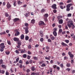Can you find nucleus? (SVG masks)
<instances>
[{"instance_id": "nucleus-34", "label": "nucleus", "mask_w": 75, "mask_h": 75, "mask_svg": "<svg viewBox=\"0 0 75 75\" xmlns=\"http://www.w3.org/2000/svg\"><path fill=\"white\" fill-rule=\"evenodd\" d=\"M18 45H21V41H19L18 42Z\"/></svg>"}, {"instance_id": "nucleus-2", "label": "nucleus", "mask_w": 75, "mask_h": 75, "mask_svg": "<svg viewBox=\"0 0 75 75\" xmlns=\"http://www.w3.org/2000/svg\"><path fill=\"white\" fill-rule=\"evenodd\" d=\"M6 7L8 9H9L10 8H11V5L10 4L9 2H7Z\"/></svg>"}, {"instance_id": "nucleus-32", "label": "nucleus", "mask_w": 75, "mask_h": 75, "mask_svg": "<svg viewBox=\"0 0 75 75\" xmlns=\"http://www.w3.org/2000/svg\"><path fill=\"white\" fill-rule=\"evenodd\" d=\"M5 53L6 54V55H9V54H10V51H6L5 52Z\"/></svg>"}, {"instance_id": "nucleus-39", "label": "nucleus", "mask_w": 75, "mask_h": 75, "mask_svg": "<svg viewBox=\"0 0 75 75\" xmlns=\"http://www.w3.org/2000/svg\"><path fill=\"white\" fill-rule=\"evenodd\" d=\"M15 52L16 54H20V52H19V51H18V50H16L15 51Z\"/></svg>"}, {"instance_id": "nucleus-38", "label": "nucleus", "mask_w": 75, "mask_h": 75, "mask_svg": "<svg viewBox=\"0 0 75 75\" xmlns=\"http://www.w3.org/2000/svg\"><path fill=\"white\" fill-rule=\"evenodd\" d=\"M25 39L26 41H27V40H28V39H29V37H28V36H26L25 37Z\"/></svg>"}, {"instance_id": "nucleus-5", "label": "nucleus", "mask_w": 75, "mask_h": 75, "mask_svg": "<svg viewBox=\"0 0 75 75\" xmlns=\"http://www.w3.org/2000/svg\"><path fill=\"white\" fill-rule=\"evenodd\" d=\"M45 23H44V22H43V21H40L39 23V25L41 26L42 25H45Z\"/></svg>"}, {"instance_id": "nucleus-17", "label": "nucleus", "mask_w": 75, "mask_h": 75, "mask_svg": "<svg viewBox=\"0 0 75 75\" xmlns=\"http://www.w3.org/2000/svg\"><path fill=\"white\" fill-rule=\"evenodd\" d=\"M1 67H2V68H4V69H6V67H7V66L4 64H2L1 65Z\"/></svg>"}, {"instance_id": "nucleus-54", "label": "nucleus", "mask_w": 75, "mask_h": 75, "mask_svg": "<svg viewBox=\"0 0 75 75\" xmlns=\"http://www.w3.org/2000/svg\"><path fill=\"white\" fill-rule=\"evenodd\" d=\"M66 11H70V8H67L66 9Z\"/></svg>"}, {"instance_id": "nucleus-51", "label": "nucleus", "mask_w": 75, "mask_h": 75, "mask_svg": "<svg viewBox=\"0 0 75 75\" xmlns=\"http://www.w3.org/2000/svg\"><path fill=\"white\" fill-rule=\"evenodd\" d=\"M71 0H68L67 1V3H71Z\"/></svg>"}, {"instance_id": "nucleus-28", "label": "nucleus", "mask_w": 75, "mask_h": 75, "mask_svg": "<svg viewBox=\"0 0 75 75\" xmlns=\"http://www.w3.org/2000/svg\"><path fill=\"white\" fill-rule=\"evenodd\" d=\"M46 66V65H45V64L43 63L42 64L41 66V67H44Z\"/></svg>"}, {"instance_id": "nucleus-55", "label": "nucleus", "mask_w": 75, "mask_h": 75, "mask_svg": "<svg viewBox=\"0 0 75 75\" xmlns=\"http://www.w3.org/2000/svg\"><path fill=\"white\" fill-rule=\"evenodd\" d=\"M36 74V73H35L33 72L31 73V75H35Z\"/></svg>"}, {"instance_id": "nucleus-4", "label": "nucleus", "mask_w": 75, "mask_h": 75, "mask_svg": "<svg viewBox=\"0 0 75 75\" xmlns=\"http://www.w3.org/2000/svg\"><path fill=\"white\" fill-rule=\"evenodd\" d=\"M23 29L24 30H25V34H28V33L29 31L28 29V27H26L25 28H24Z\"/></svg>"}, {"instance_id": "nucleus-43", "label": "nucleus", "mask_w": 75, "mask_h": 75, "mask_svg": "<svg viewBox=\"0 0 75 75\" xmlns=\"http://www.w3.org/2000/svg\"><path fill=\"white\" fill-rule=\"evenodd\" d=\"M25 27H28V24L27 23H25Z\"/></svg>"}, {"instance_id": "nucleus-60", "label": "nucleus", "mask_w": 75, "mask_h": 75, "mask_svg": "<svg viewBox=\"0 0 75 75\" xmlns=\"http://www.w3.org/2000/svg\"><path fill=\"white\" fill-rule=\"evenodd\" d=\"M48 41L49 42H51V39H48Z\"/></svg>"}, {"instance_id": "nucleus-36", "label": "nucleus", "mask_w": 75, "mask_h": 75, "mask_svg": "<svg viewBox=\"0 0 75 75\" xmlns=\"http://www.w3.org/2000/svg\"><path fill=\"white\" fill-rule=\"evenodd\" d=\"M28 49H31V45H29L28 47Z\"/></svg>"}, {"instance_id": "nucleus-56", "label": "nucleus", "mask_w": 75, "mask_h": 75, "mask_svg": "<svg viewBox=\"0 0 75 75\" xmlns=\"http://www.w3.org/2000/svg\"><path fill=\"white\" fill-rule=\"evenodd\" d=\"M71 13H69L67 14V17H71Z\"/></svg>"}, {"instance_id": "nucleus-27", "label": "nucleus", "mask_w": 75, "mask_h": 75, "mask_svg": "<svg viewBox=\"0 0 75 75\" xmlns=\"http://www.w3.org/2000/svg\"><path fill=\"white\" fill-rule=\"evenodd\" d=\"M0 64H3V60L2 59H0Z\"/></svg>"}, {"instance_id": "nucleus-23", "label": "nucleus", "mask_w": 75, "mask_h": 75, "mask_svg": "<svg viewBox=\"0 0 75 75\" xmlns=\"http://www.w3.org/2000/svg\"><path fill=\"white\" fill-rule=\"evenodd\" d=\"M11 16H8V17L7 18L8 20V21H10V20H11Z\"/></svg>"}, {"instance_id": "nucleus-44", "label": "nucleus", "mask_w": 75, "mask_h": 75, "mask_svg": "<svg viewBox=\"0 0 75 75\" xmlns=\"http://www.w3.org/2000/svg\"><path fill=\"white\" fill-rule=\"evenodd\" d=\"M44 19L45 20V22H47L48 21V19H47V18H44Z\"/></svg>"}, {"instance_id": "nucleus-52", "label": "nucleus", "mask_w": 75, "mask_h": 75, "mask_svg": "<svg viewBox=\"0 0 75 75\" xmlns=\"http://www.w3.org/2000/svg\"><path fill=\"white\" fill-rule=\"evenodd\" d=\"M54 31L53 32H56V31L57 30V28H55L54 29Z\"/></svg>"}, {"instance_id": "nucleus-37", "label": "nucleus", "mask_w": 75, "mask_h": 75, "mask_svg": "<svg viewBox=\"0 0 75 75\" xmlns=\"http://www.w3.org/2000/svg\"><path fill=\"white\" fill-rule=\"evenodd\" d=\"M7 42L8 45H11V41H10L7 40Z\"/></svg>"}, {"instance_id": "nucleus-50", "label": "nucleus", "mask_w": 75, "mask_h": 75, "mask_svg": "<svg viewBox=\"0 0 75 75\" xmlns=\"http://www.w3.org/2000/svg\"><path fill=\"white\" fill-rule=\"evenodd\" d=\"M4 48H1L0 49V51H1V52H3V51H4Z\"/></svg>"}, {"instance_id": "nucleus-53", "label": "nucleus", "mask_w": 75, "mask_h": 75, "mask_svg": "<svg viewBox=\"0 0 75 75\" xmlns=\"http://www.w3.org/2000/svg\"><path fill=\"white\" fill-rule=\"evenodd\" d=\"M65 42H66V43H67V44L69 42V41L68 40H66L64 41Z\"/></svg>"}, {"instance_id": "nucleus-49", "label": "nucleus", "mask_w": 75, "mask_h": 75, "mask_svg": "<svg viewBox=\"0 0 75 75\" xmlns=\"http://www.w3.org/2000/svg\"><path fill=\"white\" fill-rule=\"evenodd\" d=\"M19 57H18L17 58V59H16V61L17 62H18V61H19Z\"/></svg>"}, {"instance_id": "nucleus-24", "label": "nucleus", "mask_w": 75, "mask_h": 75, "mask_svg": "<svg viewBox=\"0 0 75 75\" xmlns=\"http://www.w3.org/2000/svg\"><path fill=\"white\" fill-rule=\"evenodd\" d=\"M31 69L32 71H35V67H32L31 68Z\"/></svg>"}, {"instance_id": "nucleus-26", "label": "nucleus", "mask_w": 75, "mask_h": 75, "mask_svg": "<svg viewBox=\"0 0 75 75\" xmlns=\"http://www.w3.org/2000/svg\"><path fill=\"white\" fill-rule=\"evenodd\" d=\"M31 23L32 24H34L35 23V20L33 19L31 20Z\"/></svg>"}, {"instance_id": "nucleus-1", "label": "nucleus", "mask_w": 75, "mask_h": 75, "mask_svg": "<svg viewBox=\"0 0 75 75\" xmlns=\"http://www.w3.org/2000/svg\"><path fill=\"white\" fill-rule=\"evenodd\" d=\"M68 54L69 56L71 59H73V58H74V55L71 53V52H69Z\"/></svg>"}, {"instance_id": "nucleus-14", "label": "nucleus", "mask_w": 75, "mask_h": 75, "mask_svg": "<svg viewBox=\"0 0 75 75\" xmlns=\"http://www.w3.org/2000/svg\"><path fill=\"white\" fill-rule=\"evenodd\" d=\"M29 14H30V12H29L28 13H26L25 14H24V16L26 17H29V16H30Z\"/></svg>"}, {"instance_id": "nucleus-8", "label": "nucleus", "mask_w": 75, "mask_h": 75, "mask_svg": "<svg viewBox=\"0 0 75 75\" xmlns=\"http://www.w3.org/2000/svg\"><path fill=\"white\" fill-rule=\"evenodd\" d=\"M13 21L14 22L16 23V22H17V21H20V19L18 18H16L13 19Z\"/></svg>"}, {"instance_id": "nucleus-41", "label": "nucleus", "mask_w": 75, "mask_h": 75, "mask_svg": "<svg viewBox=\"0 0 75 75\" xmlns=\"http://www.w3.org/2000/svg\"><path fill=\"white\" fill-rule=\"evenodd\" d=\"M60 65L62 68H64V65H63V64H61Z\"/></svg>"}, {"instance_id": "nucleus-6", "label": "nucleus", "mask_w": 75, "mask_h": 75, "mask_svg": "<svg viewBox=\"0 0 75 75\" xmlns=\"http://www.w3.org/2000/svg\"><path fill=\"white\" fill-rule=\"evenodd\" d=\"M0 47L1 48H4L5 46H4V43H2L0 44Z\"/></svg>"}, {"instance_id": "nucleus-33", "label": "nucleus", "mask_w": 75, "mask_h": 75, "mask_svg": "<svg viewBox=\"0 0 75 75\" xmlns=\"http://www.w3.org/2000/svg\"><path fill=\"white\" fill-rule=\"evenodd\" d=\"M40 41L41 42H43V41H44V38H40Z\"/></svg>"}, {"instance_id": "nucleus-12", "label": "nucleus", "mask_w": 75, "mask_h": 75, "mask_svg": "<svg viewBox=\"0 0 75 75\" xmlns=\"http://www.w3.org/2000/svg\"><path fill=\"white\" fill-rule=\"evenodd\" d=\"M72 5V4H69L68 5H67L66 6L67 8H70V7Z\"/></svg>"}, {"instance_id": "nucleus-30", "label": "nucleus", "mask_w": 75, "mask_h": 75, "mask_svg": "<svg viewBox=\"0 0 75 75\" xmlns=\"http://www.w3.org/2000/svg\"><path fill=\"white\" fill-rule=\"evenodd\" d=\"M33 59L34 60H38V58L36 57H33Z\"/></svg>"}, {"instance_id": "nucleus-10", "label": "nucleus", "mask_w": 75, "mask_h": 75, "mask_svg": "<svg viewBox=\"0 0 75 75\" xmlns=\"http://www.w3.org/2000/svg\"><path fill=\"white\" fill-rule=\"evenodd\" d=\"M70 25H72V29H74L75 28V25L73 23L71 22L70 23Z\"/></svg>"}, {"instance_id": "nucleus-59", "label": "nucleus", "mask_w": 75, "mask_h": 75, "mask_svg": "<svg viewBox=\"0 0 75 75\" xmlns=\"http://www.w3.org/2000/svg\"><path fill=\"white\" fill-rule=\"evenodd\" d=\"M49 71L50 72H52V69L51 68H50Z\"/></svg>"}, {"instance_id": "nucleus-64", "label": "nucleus", "mask_w": 75, "mask_h": 75, "mask_svg": "<svg viewBox=\"0 0 75 75\" xmlns=\"http://www.w3.org/2000/svg\"><path fill=\"white\" fill-rule=\"evenodd\" d=\"M71 63L72 64L74 63V60L72 59L71 60Z\"/></svg>"}, {"instance_id": "nucleus-35", "label": "nucleus", "mask_w": 75, "mask_h": 75, "mask_svg": "<svg viewBox=\"0 0 75 75\" xmlns=\"http://www.w3.org/2000/svg\"><path fill=\"white\" fill-rule=\"evenodd\" d=\"M17 3H18V4H19V5H20L21 4H22L23 3V2H21V1H18Z\"/></svg>"}, {"instance_id": "nucleus-22", "label": "nucleus", "mask_w": 75, "mask_h": 75, "mask_svg": "<svg viewBox=\"0 0 75 75\" xmlns=\"http://www.w3.org/2000/svg\"><path fill=\"white\" fill-rule=\"evenodd\" d=\"M66 66L67 67H71V64L69 63H67L66 64Z\"/></svg>"}, {"instance_id": "nucleus-46", "label": "nucleus", "mask_w": 75, "mask_h": 75, "mask_svg": "<svg viewBox=\"0 0 75 75\" xmlns=\"http://www.w3.org/2000/svg\"><path fill=\"white\" fill-rule=\"evenodd\" d=\"M66 70L68 72H69L71 70V69L69 68H67L66 69Z\"/></svg>"}, {"instance_id": "nucleus-3", "label": "nucleus", "mask_w": 75, "mask_h": 75, "mask_svg": "<svg viewBox=\"0 0 75 75\" xmlns=\"http://www.w3.org/2000/svg\"><path fill=\"white\" fill-rule=\"evenodd\" d=\"M51 7L54 10L57 8V5H56V4H53V5H52Z\"/></svg>"}, {"instance_id": "nucleus-40", "label": "nucleus", "mask_w": 75, "mask_h": 75, "mask_svg": "<svg viewBox=\"0 0 75 75\" xmlns=\"http://www.w3.org/2000/svg\"><path fill=\"white\" fill-rule=\"evenodd\" d=\"M62 18V16H59L57 17V18L59 20L60 18Z\"/></svg>"}, {"instance_id": "nucleus-45", "label": "nucleus", "mask_w": 75, "mask_h": 75, "mask_svg": "<svg viewBox=\"0 0 75 75\" xmlns=\"http://www.w3.org/2000/svg\"><path fill=\"white\" fill-rule=\"evenodd\" d=\"M27 58L28 59H30L31 58V56H29V55H28Z\"/></svg>"}, {"instance_id": "nucleus-57", "label": "nucleus", "mask_w": 75, "mask_h": 75, "mask_svg": "<svg viewBox=\"0 0 75 75\" xmlns=\"http://www.w3.org/2000/svg\"><path fill=\"white\" fill-rule=\"evenodd\" d=\"M67 25L69 28H71V25L70 24H67Z\"/></svg>"}, {"instance_id": "nucleus-7", "label": "nucleus", "mask_w": 75, "mask_h": 75, "mask_svg": "<svg viewBox=\"0 0 75 75\" xmlns=\"http://www.w3.org/2000/svg\"><path fill=\"white\" fill-rule=\"evenodd\" d=\"M13 40L14 41H17V42L19 41V38H17L14 37L13 38Z\"/></svg>"}, {"instance_id": "nucleus-16", "label": "nucleus", "mask_w": 75, "mask_h": 75, "mask_svg": "<svg viewBox=\"0 0 75 75\" xmlns=\"http://www.w3.org/2000/svg\"><path fill=\"white\" fill-rule=\"evenodd\" d=\"M62 32V30L61 29H59L58 33V35H59V34H61Z\"/></svg>"}, {"instance_id": "nucleus-29", "label": "nucleus", "mask_w": 75, "mask_h": 75, "mask_svg": "<svg viewBox=\"0 0 75 75\" xmlns=\"http://www.w3.org/2000/svg\"><path fill=\"white\" fill-rule=\"evenodd\" d=\"M51 57V56H49L48 57H45V59H47V60H49L50 59V58Z\"/></svg>"}, {"instance_id": "nucleus-13", "label": "nucleus", "mask_w": 75, "mask_h": 75, "mask_svg": "<svg viewBox=\"0 0 75 75\" xmlns=\"http://www.w3.org/2000/svg\"><path fill=\"white\" fill-rule=\"evenodd\" d=\"M19 34H20V32L17 31L16 32V33H15V36H18V35H19Z\"/></svg>"}, {"instance_id": "nucleus-58", "label": "nucleus", "mask_w": 75, "mask_h": 75, "mask_svg": "<svg viewBox=\"0 0 75 75\" xmlns=\"http://www.w3.org/2000/svg\"><path fill=\"white\" fill-rule=\"evenodd\" d=\"M53 11L54 13H57V10L54 9Z\"/></svg>"}, {"instance_id": "nucleus-11", "label": "nucleus", "mask_w": 75, "mask_h": 75, "mask_svg": "<svg viewBox=\"0 0 75 75\" xmlns=\"http://www.w3.org/2000/svg\"><path fill=\"white\" fill-rule=\"evenodd\" d=\"M61 44L63 46H64V47H68V45L67 44L64 43V42H62L61 43Z\"/></svg>"}, {"instance_id": "nucleus-21", "label": "nucleus", "mask_w": 75, "mask_h": 75, "mask_svg": "<svg viewBox=\"0 0 75 75\" xmlns=\"http://www.w3.org/2000/svg\"><path fill=\"white\" fill-rule=\"evenodd\" d=\"M59 24H62L63 23V20L62 19H61L59 21Z\"/></svg>"}, {"instance_id": "nucleus-18", "label": "nucleus", "mask_w": 75, "mask_h": 75, "mask_svg": "<svg viewBox=\"0 0 75 75\" xmlns=\"http://www.w3.org/2000/svg\"><path fill=\"white\" fill-rule=\"evenodd\" d=\"M53 34L54 37H56L57 35V32H53Z\"/></svg>"}, {"instance_id": "nucleus-48", "label": "nucleus", "mask_w": 75, "mask_h": 75, "mask_svg": "<svg viewBox=\"0 0 75 75\" xmlns=\"http://www.w3.org/2000/svg\"><path fill=\"white\" fill-rule=\"evenodd\" d=\"M5 16L6 17H8V16H9V15H8L7 13H5Z\"/></svg>"}, {"instance_id": "nucleus-15", "label": "nucleus", "mask_w": 75, "mask_h": 75, "mask_svg": "<svg viewBox=\"0 0 75 75\" xmlns=\"http://www.w3.org/2000/svg\"><path fill=\"white\" fill-rule=\"evenodd\" d=\"M24 38V34H22L21 36V40H23Z\"/></svg>"}, {"instance_id": "nucleus-62", "label": "nucleus", "mask_w": 75, "mask_h": 75, "mask_svg": "<svg viewBox=\"0 0 75 75\" xmlns=\"http://www.w3.org/2000/svg\"><path fill=\"white\" fill-rule=\"evenodd\" d=\"M64 5V3L63 2H60L59 3V5Z\"/></svg>"}, {"instance_id": "nucleus-20", "label": "nucleus", "mask_w": 75, "mask_h": 75, "mask_svg": "<svg viewBox=\"0 0 75 75\" xmlns=\"http://www.w3.org/2000/svg\"><path fill=\"white\" fill-rule=\"evenodd\" d=\"M44 16L45 18H47L48 17V14L47 13H45L44 15Z\"/></svg>"}, {"instance_id": "nucleus-61", "label": "nucleus", "mask_w": 75, "mask_h": 75, "mask_svg": "<svg viewBox=\"0 0 75 75\" xmlns=\"http://www.w3.org/2000/svg\"><path fill=\"white\" fill-rule=\"evenodd\" d=\"M60 8L61 9H64V7L62 6H60Z\"/></svg>"}, {"instance_id": "nucleus-63", "label": "nucleus", "mask_w": 75, "mask_h": 75, "mask_svg": "<svg viewBox=\"0 0 75 75\" xmlns=\"http://www.w3.org/2000/svg\"><path fill=\"white\" fill-rule=\"evenodd\" d=\"M6 75H9V73H8V72L7 71H6Z\"/></svg>"}, {"instance_id": "nucleus-9", "label": "nucleus", "mask_w": 75, "mask_h": 75, "mask_svg": "<svg viewBox=\"0 0 75 75\" xmlns=\"http://www.w3.org/2000/svg\"><path fill=\"white\" fill-rule=\"evenodd\" d=\"M50 37L51 40H55V37L53 36L52 35H50Z\"/></svg>"}, {"instance_id": "nucleus-25", "label": "nucleus", "mask_w": 75, "mask_h": 75, "mask_svg": "<svg viewBox=\"0 0 75 75\" xmlns=\"http://www.w3.org/2000/svg\"><path fill=\"white\" fill-rule=\"evenodd\" d=\"M45 11V10L44 9H42L41 10V12L42 13H44Z\"/></svg>"}, {"instance_id": "nucleus-42", "label": "nucleus", "mask_w": 75, "mask_h": 75, "mask_svg": "<svg viewBox=\"0 0 75 75\" xmlns=\"http://www.w3.org/2000/svg\"><path fill=\"white\" fill-rule=\"evenodd\" d=\"M28 55H31V51H28Z\"/></svg>"}, {"instance_id": "nucleus-19", "label": "nucleus", "mask_w": 75, "mask_h": 75, "mask_svg": "<svg viewBox=\"0 0 75 75\" xmlns=\"http://www.w3.org/2000/svg\"><path fill=\"white\" fill-rule=\"evenodd\" d=\"M13 6L14 7H16L17 6V1H14L13 2Z\"/></svg>"}, {"instance_id": "nucleus-47", "label": "nucleus", "mask_w": 75, "mask_h": 75, "mask_svg": "<svg viewBox=\"0 0 75 75\" xmlns=\"http://www.w3.org/2000/svg\"><path fill=\"white\" fill-rule=\"evenodd\" d=\"M19 63L20 64H23V62L22 61V60H20L19 61Z\"/></svg>"}, {"instance_id": "nucleus-31", "label": "nucleus", "mask_w": 75, "mask_h": 75, "mask_svg": "<svg viewBox=\"0 0 75 75\" xmlns=\"http://www.w3.org/2000/svg\"><path fill=\"white\" fill-rule=\"evenodd\" d=\"M23 57L24 58H26V57H27V54H23Z\"/></svg>"}]
</instances>
